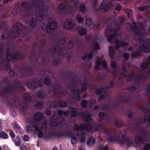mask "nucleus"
<instances>
[{"instance_id":"15","label":"nucleus","mask_w":150,"mask_h":150,"mask_svg":"<svg viewBox=\"0 0 150 150\" xmlns=\"http://www.w3.org/2000/svg\"><path fill=\"white\" fill-rule=\"evenodd\" d=\"M3 47L2 44L0 43V58H1V59L0 61V64L2 66H4V68L5 69L8 70L10 69V66L9 64H5L6 60L5 58L2 57V54L3 52Z\"/></svg>"},{"instance_id":"23","label":"nucleus","mask_w":150,"mask_h":150,"mask_svg":"<svg viewBox=\"0 0 150 150\" xmlns=\"http://www.w3.org/2000/svg\"><path fill=\"white\" fill-rule=\"evenodd\" d=\"M64 118L63 117H58L53 120L51 123V126H55L63 122Z\"/></svg>"},{"instance_id":"32","label":"nucleus","mask_w":150,"mask_h":150,"mask_svg":"<svg viewBox=\"0 0 150 150\" xmlns=\"http://www.w3.org/2000/svg\"><path fill=\"white\" fill-rule=\"evenodd\" d=\"M150 62V57H149L147 59V61L144 63H143L141 66V68L143 69H145L146 68L149 66V64ZM149 72L150 74V69H149Z\"/></svg>"},{"instance_id":"64","label":"nucleus","mask_w":150,"mask_h":150,"mask_svg":"<svg viewBox=\"0 0 150 150\" xmlns=\"http://www.w3.org/2000/svg\"><path fill=\"white\" fill-rule=\"evenodd\" d=\"M73 42L72 41H70L68 44V48L69 49L71 50L73 47Z\"/></svg>"},{"instance_id":"53","label":"nucleus","mask_w":150,"mask_h":150,"mask_svg":"<svg viewBox=\"0 0 150 150\" xmlns=\"http://www.w3.org/2000/svg\"><path fill=\"white\" fill-rule=\"evenodd\" d=\"M47 123L46 121L43 122L42 124V126L41 127L42 129H44L45 130L47 127Z\"/></svg>"},{"instance_id":"54","label":"nucleus","mask_w":150,"mask_h":150,"mask_svg":"<svg viewBox=\"0 0 150 150\" xmlns=\"http://www.w3.org/2000/svg\"><path fill=\"white\" fill-rule=\"evenodd\" d=\"M126 13L129 18H132V11L131 9H127L126 10Z\"/></svg>"},{"instance_id":"38","label":"nucleus","mask_w":150,"mask_h":150,"mask_svg":"<svg viewBox=\"0 0 150 150\" xmlns=\"http://www.w3.org/2000/svg\"><path fill=\"white\" fill-rule=\"evenodd\" d=\"M95 141V140L93 138L90 137L88 139L87 144L89 146H92L94 143Z\"/></svg>"},{"instance_id":"16","label":"nucleus","mask_w":150,"mask_h":150,"mask_svg":"<svg viewBox=\"0 0 150 150\" xmlns=\"http://www.w3.org/2000/svg\"><path fill=\"white\" fill-rule=\"evenodd\" d=\"M23 70L25 71V72L22 74L23 77L26 78L33 76L34 70L31 67L28 66L24 67L23 68Z\"/></svg>"},{"instance_id":"43","label":"nucleus","mask_w":150,"mask_h":150,"mask_svg":"<svg viewBox=\"0 0 150 150\" xmlns=\"http://www.w3.org/2000/svg\"><path fill=\"white\" fill-rule=\"evenodd\" d=\"M61 86L58 83H54L51 86V88L54 90H58L60 88Z\"/></svg>"},{"instance_id":"9","label":"nucleus","mask_w":150,"mask_h":150,"mask_svg":"<svg viewBox=\"0 0 150 150\" xmlns=\"http://www.w3.org/2000/svg\"><path fill=\"white\" fill-rule=\"evenodd\" d=\"M27 87L30 90H33L39 87H42V83L38 80V78L35 77L31 78L26 81Z\"/></svg>"},{"instance_id":"35","label":"nucleus","mask_w":150,"mask_h":150,"mask_svg":"<svg viewBox=\"0 0 150 150\" xmlns=\"http://www.w3.org/2000/svg\"><path fill=\"white\" fill-rule=\"evenodd\" d=\"M80 142L81 143H83L85 140L86 134L84 132H81L80 133Z\"/></svg>"},{"instance_id":"24","label":"nucleus","mask_w":150,"mask_h":150,"mask_svg":"<svg viewBox=\"0 0 150 150\" xmlns=\"http://www.w3.org/2000/svg\"><path fill=\"white\" fill-rule=\"evenodd\" d=\"M66 49L64 47H62L59 51L57 55V58L60 59H63L66 56Z\"/></svg>"},{"instance_id":"30","label":"nucleus","mask_w":150,"mask_h":150,"mask_svg":"<svg viewBox=\"0 0 150 150\" xmlns=\"http://www.w3.org/2000/svg\"><path fill=\"white\" fill-rule=\"evenodd\" d=\"M30 94H22V98L24 100L28 103H30L32 100V97Z\"/></svg>"},{"instance_id":"41","label":"nucleus","mask_w":150,"mask_h":150,"mask_svg":"<svg viewBox=\"0 0 150 150\" xmlns=\"http://www.w3.org/2000/svg\"><path fill=\"white\" fill-rule=\"evenodd\" d=\"M104 121L105 120V117L106 116L107 118V121L108 122H110L112 121V117L111 113H109L106 115L105 113L104 112Z\"/></svg>"},{"instance_id":"34","label":"nucleus","mask_w":150,"mask_h":150,"mask_svg":"<svg viewBox=\"0 0 150 150\" xmlns=\"http://www.w3.org/2000/svg\"><path fill=\"white\" fill-rule=\"evenodd\" d=\"M27 107L28 105L26 103L21 102L20 103V111L22 112H23L27 108Z\"/></svg>"},{"instance_id":"44","label":"nucleus","mask_w":150,"mask_h":150,"mask_svg":"<svg viewBox=\"0 0 150 150\" xmlns=\"http://www.w3.org/2000/svg\"><path fill=\"white\" fill-rule=\"evenodd\" d=\"M43 104V103L42 101H40L36 103L35 106L36 108L41 109L42 108Z\"/></svg>"},{"instance_id":"56","label":"nucleus","mask_w":150,"mask_h":150,"mask_svg":"<svg viewBox=\"0 0 150 150\" xmlns=\"http://www.w3.org/2000/svg\"><path fill=\"white\" fill-rule=\"evenodd\" d=\"M145 114L147 113L149 115L147 117L148 122L147 123V125H150V111L149 110H146L145 112Z\"/></svg>"},{"instance_id":"63","label":"nucleus","mask_w":150,"mask_h":150,"mask_svg":"<svg viewBox=\"0 0 150 150\" xmlns=\"http://www.w3.org/2000/svg\"><path fill=\"white\" fill-rule=\"evenodd\" d=\"M13 126L15 129L16 130H19L21 128L19 125L16 122L13 124Z\"/></svg>"},{"instance_id":"58","label":"nucleus","mask_w":150,"mask_h":150,"mask_svg":"<svg viewBox=\"0 0 150 150\" xmlns=\"http://www.w3.org/2000/svg\"><path fill=\"white\" fill-rule=\"evenodd\" d=\"M134 74V73L133 72H132L131 74H129L127 77V81H130L133 77Z\"/></svg>"},{"instance_id":"33","label":"nucleus","mask_w":150,"mask_h":150,"mask_svg":"<svg viewBox=\"0 0 150 150\" xmlns=\"http://www.w3.org/2000/svg\"><path fill=\"white\" fill-rule=\"evenodd\" d=\"M70 109L71 116L73 118H75L77 114L76 109L74 107H71Z\"/></svg>"},{"instance_id":"6","label":"nucleus","mask_w":150,"mask_h":150,"mask_svg":"<svg viewBox=\"0 0 150 150\" xmlns=\"http://www.w3.org/2000/svg\"><path fill=\"white\" fill-rule=\"evenodd\" d=\"M24 58V54L23 52L15 51L13 52L12 54L9 48H7L5 59L7 62H9L12 59H14L16 61L18 60H22Z\"/></svg>"},{"instance_id":"47","label":"nucleus","mask_w":150,"mask_h":150,"mask_svg":"<svg viewBox=\"0 0 150 150\" xmlns=\"http://www.w3.org/2000/svg\"><path fill=\"white\" fill-rule=\"evenodd\" d=\"M113 122L115 125L118 127H120L122 126L123 122L122 121H119L117 120L114 121Z\"/></svg>"},{"instance_id":"52","label":"nucleus","mask_w":150,"mask_h":150,"mask_svg":"<svg viewBox=\"0 0 150 150\" xmlns=\"http://www.w3.org/2000/svg\"><path fill=\"white\" fill-rule=\"evenodd\" d=\"M61 63L60 61L56 59H54L52 61V64L54 66H56Z\"/></svg>"},{"instance_id":"37","label":"nucleus","mask_w":150,"mask_h":150,"mask_svg":"<svg viewBox=\"0 0 150 150\" xmlns=\"http://www.w3.org/2000/svg\"><path fill=\"white\" fill-rule=\"evenodd\" d=\"M139 131L144 138L146 137L147 132L145 128L143 127H141L140 128Z\"/></svg>"},{"instance_id":"40","label":"nucleus","mask_w":150,"mask_h":150,"mask_svg":"<svg viewBox=\"0 0 150 150\" xmlns=\"http://www.w3.org/2000/svg\"><path fill=\"white\" fill-rule=\"evenodd\" d=\"M51 83V80L48 77H45L44 80V83L47 86H49Z\"/></svg>"},{"instance_id":"21","label":"nucleus","mask_w":150,"mask_h":150,"mask_svg":"<svg viewBox=\"0 0 150 150\" xmlns=\"http://www.w3.org/2000/svg\"><path fill=\"white\" fill-rule=\"evenodd\" d=\"M75 23L73 21L72 19L69 18L66 20L64 23V27L67 29H70L74 28Z\"/></svg>"},{"instance_id":"19","label":"nucleus","mask_w":150,"mask_h":150,"mask_svg":"<svg viewBox=\"0 0 150 150\" xmlns=\"http://www.w3.org/2000/svg\"><path fill=\"white\" fill-rule=\"evenodd\" d=\"M42 53V50L39 48V50L38 51L37 54L38 58L36 59V61L37 63H41L42 64H45V60L46 58L45 56L41 57V54Z\"/></svg>"},{"instance_id":"51","label":"nucleus","mask_w":150,"mask_h":150,"mask_svg":"<svg viewBox=\"0 0 150 150\" xmlns=\"http://www.w3.org/2000/svg\"><path fill=\"white\" fill-rule=\"evenodd\" d=\"M88 104V101L86 100H83L81 102V105L82 107L84 108L87 107Z\"/></svg>"},{"instance_id":"28","label":"nucleus","mask_w":150,"mask_h":150,"mask_svg":"<svg viewBox=\"0 0 150 150\" xmlns=\"http://www.w3.org/2000/svg\"><path fill=\"white\" fill-rule=\"evenodd\" d=\"M54 47L51 48L50 52L52 54H55L59 48L60 46L58 43H55L54 45Z\"/></svg>"},{"instance_id":"10","label":"nucleus","mask_w":150,"mask_h":150,"mask_svg":"<svg viewBox=\"0 0 150 150\" xmlns=\"http://www.w3.org/2000/svg\"><path fill=\"white\" fill-rule=\"evenodd\" d=\"M115 43L116 44V45L114 48L112 46H110L109 47L110 55L111 58H112L114 56V49L115 50H117L119 48L120 46L124 47L128 45L127 43L124 42L121 40H119L117 39L115 40Z\"/></svg>"},{"instance_id":"11","label":"nucleus","mask_w":150,"mask_h":150,"mask_svg":"<svg viewBox=\"0 0 150 150\" xmlns=\"http://www.w3.org/2000/svg\"><path fill=\"white\" fill-rule=\"evenodd\" d=\"M140 28H138V27H137L138 25H137L134 22H133L132 23L131 26L129 24H127L126 25V27L127 28L128 30H132L134 32L137 36L139 35H140L139 32L140 29L142 30L143 29V26L142 25V24H140Z\"/></svg>"},{"instance_id":"4","label":"nucleus","mask_w":150,"mask_h":150,"mask_svg":"<svg viewBox=\"0 0 150 150\" xmlns=\"http://www.w3.org/2000/svg\"><path fill=\"white\" fill-rule=\"evenodd\" d=\"M122 138V139L120 136H118L117 134H112V132H110L108 134L107 140L108 142L110 143H112L115 142L121 146L123 145L125 143L126 146L128 147L131 146L132 144V141L128 137H126L124 135L121 136Z\"/></svg>"},{"instance_id":"26","label":"nucleus","mask_w":150,"mask_h":150,"mask_svg":"<svg viewBox=\"0 0 150 150\" xmlns=\"http://www.w3.org/2000/svg\"><path fill=\"white\" fill-rule=\"evenodd\" d=\"M67 135L66 136H68L70 137H71V143L74 146V145L75 144L77 143V139L74 136V134L72 133H70L66 131L64 132ZM65 135L64 136H65Z\"/></svg>"},{"instance_id":"55","label":"nucleus","mask_w":150,"mask_h":150,"mask_svg":"<svg viewBox=\"0 0 150 150\" xmlns=\"http://www.w3.org/2000/svg\"><path fill=\"white\" fill-rule=\"evenodd\" d=\"M97 2V0H95L93 4V8L95 10V11L96 12H97L98 9L96 8V7Z\"/></svg>"},{"instance_id":"50","label":"nucleus","mask_w":150,"mask_h":150,"mask_svg":"<svg viewBox=\"0 0 150 150\" xmlns=\"http://www.w3.org/2000/svg\"><path fill=\"white\" fill-rule=\"evenodd\" d=\"M93 50L94 51L99 50L100 48V47L99 43L97 42H95L93 45Z\"/></svg>"},{"instance_id":"29","label":"nucleus","mask_w":150,"mask_h":150,"mask_svg":"<svg viewBox=\"0 0 150 150\" xmlns=\"http://www.w3.org/2000/svg\"><path fill=\"white\" fill-rule=\"evenodd\" d=\"M58 8L63 13H65L67 12L66 6L63 3H61L59 4L58 6Z\"/></svg>"},{"instance_id":"60","label":"nucleus","mask_w":150,"mask_h":150,"mask_svg":"<svg viewBox=\"0 0 150 150\" xmlns=\"http://www.w3.org/2000/svg\"><path fill=\"white\" fill-rule=\"evenodd\" d=\"M59 105L60 107H65L67 105V102L66 101H62L59 103Z\"/></svg>"},{"instance_id":"49","label":"nucleus","mask_w":150,"mask_h":150,"mask_svg":"<svg viewBox=\"0 0 150 150\" xmlns=\"http://www.w3.org/2000/svg\"><path fill=\"white\" fill-rule=\"evenodd\" d=\"M86 5L83 3L81 4L79 7V11L82 13H83L86 11Z\"/></svg>"},{"instance_id":"22","label":"nucleus","mask_w":150,"mask_h":150,"mask_svg":"<svg viewBox=\"0 0 150 150\" xmlns=\"http://www.w3.org/2000/svg\"><path fill=\"white\" fill-rule=\"evenodd\" d=\"M81 116L85 121L86 122H89L92 119L91 114L89 111L87 110L82 112L81 113Z\"/></svg>"},{"instance_id":"61","label":"nucleus","mask_w":150,"mask_h":150,"mask_svg":"<svg viewBox=\"0 0 150 150\" xmlns=\"http://www.w3.org/2000/svg\"><path fill=\"white\" fill-rule=\"evenodd\" d=\"M38 132H39L38 134V137L40 138H42L43 137L44 135L43 132L41 130H40Z\"/></svg>"},{"instance_id":"31","label":"nucleus","mask_w":150,"mask_h":150,"mask_svg":"<svg viewBox=\"0 0 150 150\" xmlns=\"http://www.w3.org/2000/svg\"><path fill=\"white\" fill-rule=\"evenodd\" d=\"M144 142V139L140 136H137L134 138V142L137 144H140Z\"/></svg>"},{"instance_id":"5","label":"nucleus","mask_w":150,"mask_h":150,"mask_svg":"<svg viewBox=\"0 0 150 150\" xmlns=\"http://www.w3.org/2000/svg\"><path fill=\"white\" fill-rule=\"evenodd\" d=\"M12 85L8 84L4 87L3 88L4 92L5 93H12L18 91L23 93V94H26L25 93V88L21 84V81L19 79L13 80Z\"/></svg>"},{"instance_id":"48","label":"nucleus","mask_w":150,"mask_h":150,"mask_svg":"<svg viewBox=\"0 0 150 150\" xmlns=\"http://www.w3.org/2000/svg\"><path fill=\"white\" fill-rule=\"evenodd\" d=\"M14 142L16 146H20L21 144L20 138V137L18 136H16Z\"/></svg>"},{"instance_id":"17","label":"nucleus","mask_w":150,"mask_h":150,"mask_svg":"<svg viewBox=\"0 0 150 150\" xmlns=\"http://www.w3.org/2000/svg\"><path fill=\"white\" fill-rule=\"evenodd\" d=\"M139 50L143 52H150V39L144 44L140 45Z\"/></svg>"},{"instance_id":"1","label":"nucleus","mask_w":150,"mask_h":150,"mask_svg":"<svg viewBox=\"0 0 150 150\" xmlns=\"http://www.w3.org/2000/svg\"><path fill=\"white\" fill-rule=\"evenodd\" d=\"M20 6L24 9L25 17H31L28 21L29 26L34 28L37 25V20L42 21L45 7V4L42 0H34L32 5L28 4L27 1H24L21 3Z\"/></svg>"},{"instance_id":"3","label":"nucleus","mask_w":150,"mask_h":150,"mask_svg":"<svg viewBox=\"0 0 150 150\" xmlns=\"http://www.w3.org/2000/svg\"><path fill=\"white\" fill-rule=\"evenodd\" d=\"M15 29L13 31L12 36L14 38L18 37L23 30V35L25 38L24 40L25 42H28L32 39L31 36L30 35V33L33 32L32 30H30L28 27H23L22 24L20 22L16 23L14 25Z\"/></svg>"},{"instance_id":"20","label":"nucleus","mask_w":150,"mask_h":150,"mask_svg":"<svg viewBox=\"0 0 150 150\" xmlns=\"http://www.w3.org/2000/svg\"><path fill=\"white\" fill-rule=\"evenodd\" d=\"M107 33H108V34H106V35L109 36L108 40L109 42H111L113 40L114 38L117 34V32L114 29H111L108 30Z\"/></svg>"},{"instance_id":"14","label":"nucleus","mask_w":150,"mask_h":150,"mask_svg":"<svg viewBox=\"0 0 150 150\" xmlns=\"http://www.w3.org/2000/svg\"><path fill=\"white\" fill-rule=\"evenodd\" d=\"M98 116L100 119L98 122L95 123L94 128L95 130L96 131H99L103 128V112H100Z\"/></svg>"},{"instance_id":"42","label":"nucleus","mask_w":150,"mask_h":150,"mask_svg":"<svg viewBox=\"0 0 150 150\" xmlns=\"http://www.w3.org/2000/svg\"><path fill=\"white\" fill-rule=\"evenodd\" d=\"M87 33L86 30L84 28H82L78 30L79 34L81 36H83Z\"/></svg>"},{"instance_id":"39","label":"nucleus","mask_w":150,"mask_h":150,"mask_svg":"<svg viewBox=\"0 0 150 150\" xmlns=\"http://www.w3.org/2000/svg\"><path fill=\"white\" fill-rule=\"evenodd\" d=\"M76 20L79 23H82L83 21V18L81 16L80 14L78 13L76 16Z\"/></svg>"},{"instance_id":"27","label":"nucleus","mask_w":150,"mask_h":150,"mask_svg":"<svg viewBox=\"0 0 150 150\" xmlns=\"http://www.w3.org/2000/svg\"><path fill=\"white\" fill-rule=\"evenodd\" d=\"M43 114L41 112H37L35 114L34 117V120L36 122H39L40 121L42 118Z\"/></svg>"},{"instance_id":"36","label":"nucleus","mask_w":150,"mask_h":150,"mask_svg":"<svg viewBox=\"0 0 150 150\" xmlns=\"http://www.w3.org/2000/svg\"><path fill=\"white\" fill-rule=\"evenodd\" d=\"M1 138L4 139H8V136L5 132L1 131L0 132V138Z\"/></svg>"},{"instance_id":"45","label":"nucleus","mask_w":150,"mask_h":150,"mask_svg":"<svg viewBox=\"0 0 150 150\" xmlns=\"http://www.w3.org/2000/svg\"><path fill=\"white\" fill-rule=\"evenodd\" d=\"M30 54L33 57L35 58L37 57V52L35 49L32 48L29 52Z\"/></svg>"},{"instance_id":"62","label":"nucleus","mask_w":150,"mask_h":150,"mask_svg":"<svg viewBox=\"0 0 150 150\" xmlns=\"http://www.w3.org/2000/svg\"><path fill=\"white\" fill-rule=\"evenodd\" d=\"M144 150H150V144H145L144 146Z\"/></svg>"},{"instance_id":"57","label":"nucleus","mask_w":150,"mask_h":150,"mask_svg":"<svg viewBox=\"0 0 150 150\" xmlns=\"http://www.w3.org/2000/svg\"><path fill=\"white\" fill-rule=\"evenodd\" d=\"M101 61L102 60L99 57H97L96 59V64H98V65H100L101 64L103 66V62L101 63Z\"/></svg>"},{"instance_id":"18","label":"nucleus","mask_w":150,"mask_h":150,"mask_svg":"<svg viewBox=\"0 0 150 150\" xmlns=\"http://www.w3.org/2000/svg\"><path fill=\"white\" fill-rule=\"evenodd\" d=\"M66 135L67 134L66 133L63 131L56 132L48 134L47 137L51 138L53 137H55L57 138H60Z\"/></svg>"},{"instance_id":"13","label":"nucleus","mask_w":150,"mask_h":150,"mask_svg":"<svg viewBox=\"0 0 150 150\" xmlns=\"http://www.w3.org/2000/svg\"><path fill=\"white\" fill-rule=\"evenodd\" d=\"M57 26V23L55 21L51 22H48L45 26V28H44L43 26L42 27V29L43 30L44 29L46 30L47 33H51L56 28Z\"/></svg>"},{"instance_id":"2","label":"nucleus","mask_w":150,"mask_h":150,"mask_svg":"<svg viewBox=\"0 0 150 150\" xmlns=\"http://www.w3.org/2000/svg\"><path fill=\"white\" fill-rule=\"evenodd\" d=\"M68 72L65 71L62 73V75L68 79H70L71 81L69 86V88L72 92V94H80V93H83L86 91L87 89V81L86 80H84L83 83L81 85V89H76V83L75 82L76 79L73 77V74L72 71L68 70Z\"/></svg>"},{"instance_id":"46","label":"nucleus","mask_w":150,"mask_h":150,"mask_svg":"<svg viewBox=\"0 0 150 150\" xmlns=\"http://www.w3.org/2000/svg\"><path fill=\"white\" fill-rule=\"evenodd\" d=\"M92 19L91 18H87L86 20V25L88 27L91 26L92 24Z\"/></svg>"},{"instance_id":"25","label":"nucleus","mask_w":150,"mask_h":150,"mask_svg":"<svg viewBox=\"0 0 150 150\" xmlns=\"http://www.w3.org/2000/svg\"><path fill=\"white\" fill-rule=\"evenodd\" d=\"M39 44L41 46L44 47L46 44V40L45 38H43L39 40L38 42H35L32 48L35 49V47H37V44Z\"/></svg>"},{"instance_id":"8","label":"nucleus","mask_w":150,"mask_h":150,"mask_svg":"<svg viewBox=\"0 0 150 150\" xmlns=\"http://www.w3.org/2000/svg\"><path fill=\"white\" fill-rule=\"evenodd\" d=\"M119 95L117 100L114 104H112L110 106L112 109H117L119 107L120 103H127L129 105H131L135 102L133 100L132 98L129 97H127L125 96L126 94Z\"/></svg>"},{"instance_id":"59","label":"nucleus","mask_w":150,"mask_h":150,"mask_svg":"<svg viewBox=\"0 0 150 150\" xmlns=\"http://www.w3.org/2000/svg\"><path fill=\"white\" fill-rule=\"evenodd\" d=\"M8 74L9 76L11 77H13L15 75V73L12 69H9L8 72Z\"/></svg>"},{"instance_id":"7","label":"nucleus","mask_w":150,"mask_h":150,"mask_svg":"<svg viewBox=\"0 0 150 150\" xmlns=\"http://www.w3.org/2000/svg\"><path fill=\"white\" fill-rule=\"evenodd\" d=\"M16 94H0V97L1 98V102H5L7 105L8 107L12 106V103L16 104L17 103L19 104L18 97L16 95Z\"/></svg>"},{"instance_id":"12","label":"nucleus","mask_w":150,"mask_h":150,"mask_svg":"<svg viewBox=\"0 0 150 150\" xmlns=\"http://www.w3.org/2000/svg\"><path fill=\"white\" fill-rule=\"evenodd\" d=\"M92 128V126L90 123H88L85 126L84 123H81L80 125L77 124L75 125L74 129L76 131H83L85 129L87 131H90Z\"/></svg>"}]
</instances>
